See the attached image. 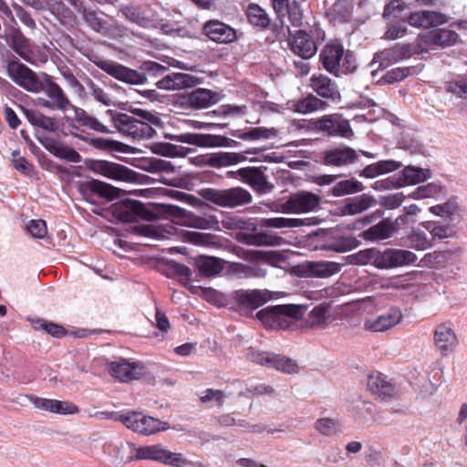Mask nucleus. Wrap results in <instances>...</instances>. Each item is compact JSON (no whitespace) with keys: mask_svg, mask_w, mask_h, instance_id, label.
Masks as SVG:
<instances>
[{"mask_svg":"<svg viewBox=\"0 0 467 467\" xmlns=\"http://www.w3.org/2000/svg\"><path fill=\"white\" fill-rule=\"evenodd\" d=\"M417 260L409 250L389 248L379 251L376 248L361 250L351 255V261L359 265H373L379 269H389L413 264Z\"/></svg>","mask_w":467,"mask_h":467,"instance_id":"1","label":"nucleus"},{"mask_svg":"<svg viewBox=\"0 0 467 467\" xmlns=\"http://www.w3.org/2000/svg\"><path fill=\"white\" fill-rule=\"evenodd\" d=\"M5 68L8 78L23 89L32 93L42 91L43 82L36 73L21 63L16 57H13L5 60Z\"/></svg>","mask_w":467,"mask_h":467,"instance_id":"2","label":"nucleus"},{"mask_svg":"<svg viewBox=\"0 0 467 467\" xmlns=\"http://www.w3.org/2000/svg\"><path fill=\"white\" fill-rule=\"evenodd\" d=\"M202 196L218 206L236 208L250 204L253 202L252 194L242 187H234L224 190L204 189Z\"/></svg>","mask_w":467,"mask_h":467,"instance_id":"3","label":"nucleus"},{"mask_svg":"<svg viewBox=\"0 0 467 467\" xmlns=\"http://www.w3.org/2000/svg\"><path fill=\"white\" fill-rule=\"evenodd\" d=\"M142 119H138L134 116L125 113H119V133L137 137H151L155 132L150 123L159 125L160 118L150 113H145L141 116Z\"/></svg>","mask_w":467,"mask_h":467,"instance_id":"4","label":"nucleus"},{"mask_svg":"<svg viewBox=\"0 0 467 467\" xmlns=\"http://www.w3.org/2000/svg\"><path fill=\"white\" fill-rule=\"evenodd\" d=\"M119 420H121L128 429L145 436H150L170 428L168 422L143 415L140 412H129L119 417Z\"/></svg>","mask_w":467,"mask_h":467,"instance_id":"5","label":"nucleus"},{"mask_svg":"<svg viewBox=\"0 0 467 467\" xmlns=\"http://www.w3.org/2000/svg\"><path fill=\"white\" fill-rule=\"evenodd\" d=\"M405 218L399 216L395 220L384 218L378 223L362 231L358 237L366 242L376 243L392 237L399 231V221L404 222Z\"/></svg>","mask_w":467,"mask_h":467,"instance_id":"6","label":"nucleus"},{"mask_svg":"<svg viewBox=\"0 0 467 467\" xmlns=\"http://www.w3.org/2000/svg\"><path fill=\"white\" fill-rule=\"evenodd\" d=\"M403 319V314L399 307H391L386 313L375 317L368 318L364 322V329L373 333L389 331L400 324Z\"/></svg>","mask_w":467,"mask_h":467,"instance_id":"7","label":"nucleus"},{"mask_svg":"<svg viewBox=\"0 0 467 467\" xmlns=\"http://www.w3.org/2000/svg\"><path fill=\"white\" fill-rule=\"evenodd\" d=\"M358 160V152L351 147L340 145L327 149L324 152L323 163L327 166L345 167Z\"/></svg>","mask_w":467,"mask_h":467,"instance_id":"8","label":"nucleus"},{"mask_svg":"<svg viewBox=\"0 0 467 467\" xmlns=\"http://www.w3.org/2000/svg\"><path fill=\"white\" fill-rule=\"evenodd\" d=\"M320 197L310 192H299L292 194L285 202L286 212L295 213H309L320 204Z\"/></svg>","mask_w":467,"mask_h":467,"instance_id":"9","label":"nucleus"},{"mask_svg":"<svg viewBox=\"0 0 467 467\" xmlns=\"http://www.w3.org/2000/svg\"><path fill=\"white\" fill-rule=\"evenodd\" d=\"M265 167H246L237 171L240 179L259 192H269L274 185L267 180Z\"/></svg>","mask_w":467,"mask_h":467,"instance_id":"10","label":"nucleus"},{"mask_svg":"<svg viewBox=\"0 0 467 467\" xmlns=\"http://www.w3.org/2000/svg\"><path fill=\"white\" fill-rule=\"evenodd\" d=\"M316 127L321 131H325L331 136H340L350 138L353 131L348 120L338 116H326L316 122Z\"/></svg>","mask_w":467,"mask_h":467,"instance_id":"11","label":"nucleus"},{"mask_svg":"<svg viewBox=\"0 0 467 467\" xmlns=\"http://www.w3.org/2000/svg\"><path fill=\"white\" fill-rule=\"evenodd\" d=\"M291 50L302 58L308 59L317 51L316 42L304 30H297L289 40Z\"/></svg>","mask_w":467,"mask_h":467,"instance_id":"12","label":"nucleus"},{"mask_svg":"<svg viewBox=\"0 0 467 467\" xmlns=\"http://www.w3.org/2000/svg\"><path fill=\"white\" fill-rule=\"evenodd\" d=\"M236 301L246 309H256L272 299V292L265 289L240 290L236 292Z\"/></svg>","mask_w":467,"mask_h":467,"instance_id":"13","label":"nucleus"},{"mask_svg":"<svg viewBox=\"0 0 467 467\" xmlns=\"http://www.w3.org/2000/svg\"><path fill=\"white\" fill-rule=\"evenodd\" d=\"M203 34L218 43H230L236 38L234 28L219 20H210L203 26Z\"/></svg>","mask_w":467,"mask_h":467,"instance_id":"14","label":"nucleus"},{"mask_svg":"<svg viewBox=\"0 0 467 467\" xmlns=\"http://www.w3.org/2000/svg\"><path fill=\"white\" fill-rule=\"evenodd\" d=\"M433 340L436 348L442 355L453 352L458 345V338L453 329L445 324L437 326L434 330Z\"/></svg>","mask_w":467,"mask_h":467,"instance_id":"15","label":"nucleus"},{"mask_svg":"<svg viewBox=\"0 0 467 467\" xmlns=\"http://www.w3.org/2000/svg\"><path fill=\"white\" fill-rule=\"evenodd\" d=\"M343 56L342 44L338 41H331L321 51L320 60L327 71L337 75Z\"/></svg>","mask_w":467,"mask_h":467,"instance_id":"16","label":"nucleus"},{"mask_svg":"<svg viewBox=\"0 0 467 467\" xmlns=\"http://www.w3.org/2000/svg\"><path fill=\"white\" fill-rule=\"evenodd\" d=\"M34 406L45 411L57 413L61 415H71L77 414L79 409L77 405L67 400H57L44 398H34L32 399Z\"/></svg>","mask_w":467,"mask_h":467,"instance_id":"17","label":"nucleus"},{"mask_svg":"<svg viewBox=\"0 0 467 467\" xmlns=\"http://www.w3.org/2000/svg\"><path fill=\"white\" fill-rule=\"evenodd\" d=\"M408 22L410 26L427 28L446 23L447 16L440 12L420 11L411 14L408 18Z\"/></svg>","mask_w":467,"mask_h":467,"instance_id":"18","label":"nucleus"},{"mask_svg":"<svg viewBox=\"0 0 467 467\" xmlns=\"http://www.w3.org/2000/svg\"><path fill=\"white\" fill-rule=\"evenodd\" d=\"M42 91L50 99L56 109L65 112L71 106V102L63 89L47 76L46 77L45 82H43Z\"/></svg>","mask_w":467,"mask_h":467,"instance_id":"19","label":"nucleus"},{"mask_svg":"<svg viewBox=\"0 0 467 467\" xmlns=\"http://www.w3.org/2000/svg\"><path fill=\"white\" fill-rule=\"evenodd\" d=\"M145 374V368L140 362L119 358V381L130 383L140 379Z\"/></svg>","mask_w":467,"mask_h":467,"instance_id":"20","label":"nucleus"},{"mask_svg":"<svg viewBox=\"0 0 467 467\" xmlns=\"http://www.w3.org/2000/svg\"><path fill=\"white\" fill-rule=\"evenodd\" d=\"M376 204L374 197L368 194H362L355 198L348 199L346 203L340 208L339 214L357 215Z\"/></svg>","mask_w":467,"mask_h":467,"instance_id":"21","label":"nucleus"},{"mask_svg":"<svg viewBox=\"0 0 467 467\" xmlns=\"http://www.w3.org/2000/svg\"><path fill=\"white\" fill-rule=\"evenodd\" d=\"M311 88L321 97L331 99L340 98V93L335 82L325 75L313 76L310 78Z\"/></svg>","mask_w":467,"mask_h":467,"instance_id":"22","label":"nucleus"},{"mask_svg":"<svg viewBox=\"0 0 467 467\" xmlns=\"http://www.w3.org/2000/svg\"><path fill=\"white\" fill-rule=\"evenodd\" d=\"M422 39L426 45L447 47L457 42L458 35L452 30L441 28L431 31Z\"/></svg>","mask_w":467,"mask_h":467,"instance_id":"23","label":"nucleus"},{"mask_svg":"<svg viewBox=\"0 0 467 467\" xmlns=\"http://www.w3.org/2000/svg\"><path fill=\"white\" fill-rule=\"evenodd\" d=\"M180 141L200 147H219L224 146L226 138L211 134L185 133L180 136Z\"/></svg>","mask_w":467,"mask_h":467,"instance_id":"24","label":"nucleus"},{"mask_svg":"<svg viewBox=\"0 0 467 467\" xmlns=\"http://www.w3.org/2000/svg\"><path fill=\"white\" fill-rule=\"evenodd\" d=\"M236 238L238 241L243 242L248 245L255 246H275L282 243L281 237L270 235L265 233H239L237 234Z\"/></svg>","mask_w":467,"mask_h":467,"instance_id":"25","label":"nucleus"},{"mask_svg":"<svg viewBox=\"0 0 467 467\" xmlns=\"http://www.w3.org/2000/svg\"><path fill=\"white\" fill-rule=\"evenodd\" d=\"M276 329L290 328L303 317V307L298 305H281Z\"/></svg>","mask_w":467,"mask_h":467,"instance_id":"26","label":"nucleus"},{"mask_svg":"<svg viewBox=\"0 0 467 467\" xmlns=\"http://www.w3.org/2000/svg\"><path fill=\"white\" fill-rule=\"evenodd\" d=\"M367 386L368 390L381 400L392 397L395 389L392 384L380 375H371L368 378Z\"/></svg>","mask_w":467,"mask_h":467,"instance_id":"27","label":"nucleus"},{"mask_svg":"<svg viewBox=\"0 0 467 467\" xmlns=\"http://www.w3.org/2000/svg\"><path fill=\"white\" fill-rule=\"evenodd\" d=\"M340 270V265L335 262H312L306 265V273L311 277H329Z\"/></svg>","mask_w":467,"mask_h":467,"instance_id":"28","label":"nucleus"},{"mask_svg":"<svg viewBox=\"0 0 467 467\" xmlns=\"http://www.w3.org/2000/svg\"><path fill=\"white\" fill-rule=\"evenodd\" d=\"M314 221V218L298 219L276 217L264 219L262 221V226L273 228H296L303 225L316 224V222Z\"/></svg>","mask_w":467,"mask_h":467,"instance_id":"29","label":"nucleus"},{"mask_svg":"<svg viewBox=\"0 0 467 467\" xmlns=\"http://www.w3.org/2000/svg\"><path fill=\"white\" fill-rule=\"evenodd\" d=\"M142 205L139 202L119 201V221L135 222L140 214Z\"/></svg>","mask_w":467,"mask_h":467,"instance_id":"30","label":"nucleus"},{"mask_svg":"<svg viewBox=\"0 0 467 467\" xmlns=\"http://www.w3.org/2000/svg\"><path fill=\"white\" fill-rule=\"evenodd\" d=\"M176 214L179 216L182 223L189 227L209 229L213 223V221L209 218L194 214L181 208L177 209Z\"/></svg>","mask_w":467,"mask_h":467,"instance_id":"31","label":"nucleus"},{"mask_svg":"<svg viewBox=\"0 0 467 467\" xmlns=\"http://www.w3.org/2000/svg\"><path fill=\"white\" fill-rule=\"evenodd\" d=\"M27 120L34 126L40 127L43 130L53 131L57 129V123L54 119L45 116L39 111L22 109Z\"/></svg>","mask_w":467,"mask_h":467,"instance_id":"32","label":"nucleus"},{"mask_svg":"<svg viewBox=\"0 0 467 467\" xmlns=\"http://www.w3.org/2000/svg\"><path fill=\"white\" fill-rule=\"evenodd\" d=\"M189 103L196 109L207 108L216 102L215 94L209 89L197 88L189 96Z\"/></svg>","mask_w":467,"mask_h":467,"instance_id":"33","label":"nucleus"},{"mask_svg":"<svg viewBox=\"0 0 467 467\" xmlns=\"http://www.w3.org/2000/svg\"><path fill=\"white\" fill-rule=\"evenodd\" d=\"M82 188L98 193L100 197L106 198L109 201L114 200L117 197V190L113 186L98 180L84 182Z\"/></svg>","mask_w":467,"mask_h":467,"instance_id":"34","label":"nucleus"},{"mask_svg":"<svg viewBox=\"0 0 467 467\" xmlns=\"http://www.w3.org/2000/svg\"><path fill=\"white\" fill-rule=\"evenodd\" d=\"M330 317V305L321 304L315 306L308 317V323L311 327L321 328L327 326Z\"/></svg>","mask_w":467,"mask_h":467,"instance_id":"35","label":"nucleus"},{"mask_svg":"<svg viewBox=\"0 0 467 467\" xmlns=\"http://www.w3.org/2000/svg\"><path fill=\"white\" fill-rule=\"evenodd\" d=\"M405 51L403 47H396L393 49L379 52L374 56L372 65L379 63V67H386L392 62L401 59L404 57Z\"/></svg>","mask_w":467,"mask_h":467,"instance_id":"36","label":"nucleus"},{"mask_svg":"<svg viewBox=\"0 0 467 467\" xmlns=\"http://www.w3.org/2000/svg\"><path fill=\"white\" fill-rule=\"evenodd\" d=\"M46 148L59 158L66 159L72 162L80 161V155L75 150L57 141L50 140L46 145Z\"/></svg>","mask_w":467,"mask_h":467,"instance_id":"37","label":"nucleus"},{"mask_svg":"<svg viewBox=\"0 0 467 467\" xmlns=\"http://www.w3.org/2000/svg\"><path fill=\"white\" fill-rule=\"evenodd\" d=\"M363 190L362 184L354 180H344L336 183L331 189L330 193L333 196L340 197L344 195H348L356 192H359Z\"/></svg>","mask_w":467,"mask_h":467,"instance_id":"38","label":"nucleus"},{"mask_svg":"<svg viewBox=\"0 0 467 467\" xmlns=\"http://www.w3.org/2000/svg\"><path fill=\"white\" fill-rule=\"evenodd\" d=\"M270 368H275L286 374L298 373L301 368L296 360L277 354H274Z\"/></svg>","mask_w":467,"mask_h":467,"instance_id":"39","label":"nucleus"},{"mask_svg":"<svg viewBox=\"0 0 467 467\" xmlns=\"http://www.w3.org/2000/svg\"><path fill=\"white\" fill-rule=\"evenodd\" d=\"M281 305L265 307L256 313V317L262 324L271 329H276L279 318V312L282 311Z\"/></svg>","mask_w":467,"mask_h":467,"instance_id":"40","label":"nucleus"},{"mask_svg":"<svg viewBox=\"0 0 467 467\" xmlns=\"http://www.w3.org/2000/svg\"><path fill=\"white\" fill-rule=\"evenodd\" d=\"M278 130L275 128L256 127L241 133L238 137L244 140H269L275 138Z\"/></svg>","mask_w":467,"mask_h":467,"instance_id":"41","label":"nucleus"},{"mask_svg":"<svg viewBox=\"0 0 467 467\" xmlns=\"http://www.w3.org/2000/svg\"><path fill=\"white\" fill-rule=\"evenodd\" d=\"M247 17L252 25L262 28H266L271 21L267 13L255 4L249 5L247 8Z\"/></svg>","mask_w":467,"mask_h":467,"instance_id":"42","label":"nucleus"},{"mask_svg":"<svg viewBox=\"0 0 467 467\" xmlns=\"http://www.w3.org/2000/svg\"><path fill=\"white\" fill-rule=\"evenodd\" d=\"M246 157L242 153L237 152H220L214 154L210 159V163L213 166H230L239 162L244 161Z\"/></svg>","mask_w":467,"mask_h":467,"instance_id":"43","label":"nucleus"},{"mask_svg":"<svg viewBox=\"0 0 467 467\" xmlns=\"http://www.w3.org/2000/svg\"><path fill=\"white\" fill-rule=\"evenodd\" d=\"M199 270L207 276L219 274L223 266L222 261L216 257L202 256L197 261Z\"/></svg>","mask_w":467,"mask_h":467,"instance_id":"44","label":"nucleus"},{"mask_svg":"<svg viewBox=\"0 0 467 467\" xmlns=\"http://www.w3.org/2000/svg\"><path fill=\"white\" fill-rule=\"evenodd\" d=\"M360 242L354 236H340L327 244V249L337 253H345L358 247Z\"/></svg>","mask_w":467,"mask_h":467,"instance_id":"45","label":"nucleus"},{"mask_svg":"<svg viewBox=\"0 0 467 467\" xmlns=\"http://www.w3.org/2000/svg\"><path fill=\"white\" fill-rule=\"evenodd\" d=\"M315 429L321 435L331 437L341 431L339 422L331 418H321L315 422Z\"/></svg>","mask_w":467,"mask_h":467,"instance_id":"46","label":"nucleus"},{"mask_svg":"<svg viewBox=\"0 0 467 467\" xmlns=\"http://www.w3.org/2000/svg\"><path fill=\"white\" fill-rule=\"evenodd\" d=\"M431 177L427 169L408 166L403 170V180L407 184H418Z\"/></svg>","mask_w":467,"mask_h":467,"instance_id":"47","label":"nucleus"},{"mask_svg":"<svg viewBox=\"0 0 467 467\" xmlns=\"http://www.w3.org/2000/svg\"><path fill=\"white\" fill-rule=\"evenodd\" d=\"M327 104L314 95H309L306 98L299 100L295 105V110L299 113L306 114L324 109Z\"/></svg>","mask_w":467,"mask_h":467,"instance_id":"48","label":"nucleus"},{"mask_svg":"<svg viewBox=\"0 0 467 467\" xmlns=\"http://www.w3.org/2000/svg\"><path fill=\"white\" fill-rule=\"evenodd\" d=\"M11 47L23 59L28 61L31 55L28 39L20 32L14 34L11 37Z\"/></svg>","mask_w":467,"mask_h":467,"instance_id":"49","label":"nucleus"},{"mask_svg":"<svg viewBox=\"0 0 467 467\" xmlns=\"http://www.w3.org/2000/svg\"><path fill=\"white\" fill-rule=\"evenodd\" d=\"M183 238L189 243L205 246H216L218 243L216 237L212 234L193 231L184 232Z\"/></svg>","mask_w":467,"mask_h":467,"instance_id":"50","label":"nucleus"},{"mask_svg":"<svg viewBox=\"0 0 467 467\" xmlns=\"http://www.w3.org/2000/svg\"><path fill=\"white\" fill-rule=\"evenodd\" d=\"M119 161H127L149 172H158L159 159L129 158L119 155Z\"/></svg>","mask_w":467,"mask_h":467,"instance_id":"51","label":"nucleus"},{"mask_svg":"<svg viewBox=\"0 0 467 467\" xmlns=\"http://www.w3.org/2000/svg\"><path fill=\"white\" fill-rule=\"evenodd\" d=\"M163 449L161 445L140 447L136 449L135 458L161 462Z\"/></svg>","mask_w":467,"mask_h":467,"instance_id":"52","label":"nucleus"},{"mask_svg":"<svg viewBox=\"0 0 467 467\" xmlns=\"http://www.w3.org/2000/svg\"><path fill=\"white\" fill-rule=\"evenodd\" d=\"M52 14L61 19L71 20L74 13L64 4L62 0H45Z\"/></svg>","mask_w":467,"mask_h":467,"instance_id":"53","label":"nucleus"},{"mask_svg":"<svg viewBox=\"0 0 467 467\" xmlns=\"http://www.w3.org/2000/svg\"><path fill=\"white\" fill-rule=\"evenodd\" d=\"M199 398L202 403H213L218 407H222L225 400V394L220 389H207L200 392Z\"/></svg>","mask_w":467,"mask_h":467,"instance_id":"54","label":"nucleus"},{"mask_svg":"<svg viewBox=\"0 0 467 467\" xmlns=\"http://www.w3.org/2000/svg\"><path fill=\"white\" fill-rule=\"evenodd\" d=\"M441 193V186L434 183H429L417 188L410 196L414 199L438 198Z\"/></svg>","mask_w":467,"mask_h":467,"instance_id":"55","label":"nucleus"},{"mask_svg":"<svg viewBox=\"0 0 467 467\" xmlns=\"http://www.w3.org/2000/svg\"><path fill=\"white\" fill-rule=\"evenodd\" d=\"M175 90L192 88L200 83V78L186 73H171Z\"/></svg>","mask_w":467,"mask_h":467,"instance_id":"56","label":"nucleus"},{"mask_svg":"<svg viewBox=\"0 0 467 467\" xmlns=\"http://www.w3.org/2000/svg\"><path fill=\"white\" fill-rule=\"evenodd\" d=\"M160 462L172 467H184L191 463L182 453L172 452L166 449H163Z\"/></svg>","mask_w":467,"mask_h":467,"instance_id":"57","label":"nucleus"},{"mask_svg":"<svg viewBox=\"0 0 467 467\" xmlns=\"http://www.w3.org/2000/svg\"><path fill=\"white\" fill-rule=\"evenodd\" d=\"M421 225L431 233L433 238L444 239L452 234V229L448 225H441L435 222H424Z\"/></svg>","mask_w":467,"mask_h":467,"instance_id":"58","label":"nucleus"},{"mask_svg":"<svg viewBox=\"0 0 467 467\" xmlns=\"http://www.w3.org/2000/svg\"><path fill=\"white\" fill-rule=\"evenodd\" d=\"M145 77L136 70L119 65V81L137 85L143 83Z\"/></svg>","mask_w":467,"mask_h":467,"instance_id":"59","label":"nucleus"},{"mask_svg":"<svg viewBox=\"0 0 467 467\" xmlns=\"http://www.w3.org/2000/svg\"><path fill=\"white\" fill-rule=\"evenodd\" d=\"M33 326L35 329H42L55 337H61L66 334L63 327L54 323H48L41 319L35 321Z\"/></svg>","mask_w":467,"mask_h":467,"instance_id":"60","label":"nucleus"},{"mask_svg":"<svg viewBox=\"0 0 467 467\" xmlns=\"http://www.w3.org/2000/svg\"><path fill=\"white\" fill-rule=\"evenodd\" d=\"M430 211L433 214L448 217L455 214L458 212V205L454 201H448L443 204L431 206Z\"/></svg>","mask_w":467,"mask_h":467,"instance_id":"61","label":"nucleus"},{"mask_svg":"<svg viewBox=\"0 0 467 467\" xmlns=\"http://www.w3.org/2000/svg\"><path fill=\"white\" fill-rule=\"evenodd\" d=\"M411 247L417 250H426L431 246V242L426 234L420 231H412L409 235Z\"/></svg>","mask_w":467,"mask_h":467,"instance_id":"62","label":"nucleus"},{"mask_svg":"<svg viewBox=\"0 0 467 467\" xmlns=\"http://www.w3.org/2000/svg\"><path fill=\"white\" fill-rule=\"evenodd\" d=\"M15 13L16 18L23 24L26 28L30 30H35L36 27V24L29 12H27L23 6L15 5H14Z\"/></svg>","mask_w":467,"mask_h":467,"instance_id":"63","label":"nucleus"},{"mask_svg":"<svg viewBox=\"0 0 467 467\" xmlns=\"http://www.w3.org/2000/svg\"><path fill=\"white\" fill-rule=\"evenodd\" d=\"M273 357L274 353H268L255 349H250L248 353V358L252 362L262 366H266L268 368H270Z\"/></svg>","mask_w":467,"mask_h":467,"instance_id":"64","label":"nucleus"}]
</instances>
